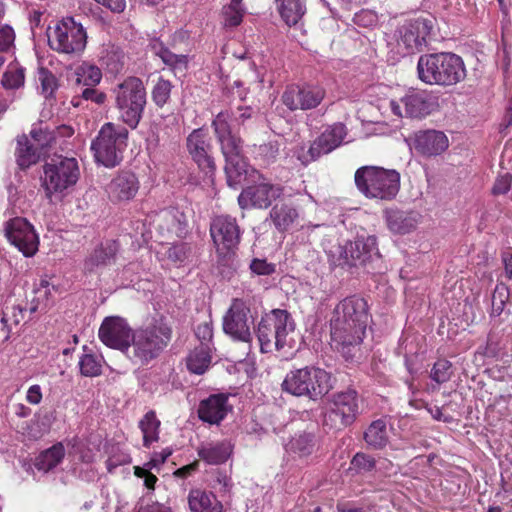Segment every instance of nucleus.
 <instances>
[{
    "mask_svg": "<svg viewBox=\"0 0 512 512\" xmlns=\"http://www.w3.org/2000/svg\"><path fill=\"white\" fill-rule=\"evenodd\" d=\"M228 111L219 112L212 120L211 127L221 153L225 159L224 171L229 187L237 188L249 178L255 182L244 188L238 196L241 209H266L283 192L280 185L266 181L264 177L246 162L243 154V141L232 131Z\"/></svg>",
    "mask_w": 512,
    "mask_h": 512,
    "instance_id": "1",
    "label": "nucleus"
},
{
    "mask_svg": "<svg viewBox=\"0 0 512 512\" xmlns=\"http://www.w3.org/2000/svg\"><path fill=\"white\" fill-rule=\"evenodd\" d=\"M370 320L369 306L363 297L352 295L341 300L330 318V334L335 348L345 354V349L359 345Z\"/></svg>",
    "mask_w": 512,
    "mask_h": 512,
    "instance_id": "2",
    "label": "nucleus"
},
{
    "mask_svg": "<svg viewBox=\"0 0 512 512\" xmlns=\"http://www.w3.org/2000/svg\"><path fill=\"white\" fill-rule=\"evenodd\" d=\"M417 75L427 85L449 87L466 78V67L463 59L455 53H430L419 57Z\"/></svg>",
    "mask_w": 512,
    "mask_h": 512,
    "instance_id": "3",
    "label": "nucleus"
},
{
    "mask_svg": "<svg viewBox=\"0 0 512 512\" xmlns=\"http://www.w3.org/2000/svg\"><path fill=\"white\" fill-rule=\"evenodd\" d=\"M331 373L313 365L290 370L282 384L283 392L295 397L318 401L334 388Z\"/></svg>",
    "mask_w": 512,
    "mask_h": 512,
    "instance_id": "4",
    "label": "nucleus"
},
{
    "mask_svg": "<svg viewBox=\"0 0 512 512\" xmlns=\"http://www.w3.org/2000/svg\"><path fill=\"white\" fill-rule=\"evenodd\" d=\"M172 338L171 327L161 318L134 331L131 348L126 354L135 364L147 365L159 357Z\"/></svg>",
    "mask_w": 512,
    "mask_h": 512,
    "instance_id": "5",
    "label": "nucleus"
},
{
    "mask_svg": "<svg viewBox=\"0 0 512 512\" xmlns=\"http://www.w3.org/2000/svg\"><path fill=\"white\" fill-rule=\"evenodd\" d=\"M361 194L370 199L392 200L400 189V174L378 166H362L354 175Z\"/></svg>",
    "mask_w": 512,
    "mask_h": 512,
    "instance_id": "6",
    "label": "nucleus"
},
{
    "mask_svg": "<svg viewBox=\"0 0 512 512\" xmlns=\"http://www.w3.org/2000/svg\"><path fill=\"white\" fill-rule=\"evenodd\" d=\"M129 131L122 125L105 123L91 143L95 161L107 168L118 166L123 160Z\"/></svg>",
    "mask_w": 512,
    "mask_h": 512,
    "instance_id": "7",
    "label": "nucleus"
},
{
    "mask_svg": "<svg viewBox=\"0 0 512 512\" xmlns=\"http://www.w3.org/2000/svg\"><path fill=\"white\" fill-rule=\"evenodd\" d=\"M294 329V320L287 310L273 309L265 313L255 329L261 352L283 349L287 344L288 334Z\"/></svg>",
    "mask_w": 512,
    "mask_h": 512,
    "instance_id": "8",
    "label": "nucleus"
},
{
    "mask_svg": "<svg viewBox=\"0 0 512 512\" xmlns=\"http://www.w3.org/2000/svg\"><path fill=\"white\" fill-rule=\"evenodd\" d=\"M114 94L120 118L131 129H135L147 103L143 81L139 77L129 76L114 88Z\"/></svg>",
    "mask_w": 512,
    "mask_h": 512,
    "instance_id": "9",
    "label": "nucleus"
},
{
    "mask_svg": "<svg viewBox=\"0 0 512 512\" xmlns=\"http://www.w3.org/2000/svg\"><path fill=\"white\" fill-rule=\"evenodd\" d=\"M47 37L52 50L65 54L80 53L87 43L86 31L73 17L59 21L53 30H48Z\"/></svg>",
    "mask_w": 512,
    "mask_h": 512,
    "instance_id": "10",
    "label": "nucleus"
},
{
    "mask_svg": "<svg viewBox=\"0 0 512 512\" xmlns=\"http://www.w3.org/2000/svg\"><path fill=\"white\" fill-rule=\"evenodd\" d=\"M331 406L324 414L323 425L340 431L354 423L359 414L358 393L347 389L332 395Z\"/></svg>",
    "mask_w": 512,
    "mask_h": 512,
    "instance_id": "11",
    "label": "nucleus"
},
{
    "mask_svg": "<svg viewBox=\"0 0 512 512\" xmlns=\"http://www.w3.org/2000/svg\"><path fill=\"white\" fill-rule=\"evenodd\" d=\"M186 151L189 159L209 180H213L217 171L214 148L204 128L192 130L186 137Z\"/></svg>",
    "mask_w": 512,
    "mask_h": 512,
    "instance_id": "12",
    "label": "nucleus"
},
{
    "mask_svg": "<svg viewBox=\"0 0 512 512\" xmlns=\"http://www.w3.org/2000/svg\"><path fill=\"white\" fill-rule=\"evenodd\" d=\"M43 169V186L48 196L74 186L80 176L78 162L75 158L52 159L44 165Z\"/></svg>",
    "mask_w": 512,
    "mask_h": 512,
    "instance_id": "13",
    "label": "nucleus"
},
{
    "mask_svg": "<svg viewBox=\"0 0 512 512\" xmlns=\"http://www.w3.org/2000/svg\"><path fill=\"white\" fill-rule=\"evenodd\" d=\"M347 134V128L343 123L329 125L310 143L308 150L301 147L297 152V159L302 165L307 166L340 147Z\"/></svg>",
    "mask_w": 512,
    "mask_h": 512,
    "instance_id": "14",
    "label": "nucleus"
},
{
    "mask_svg": "<svg viewBox=\"0 0 512 512\" xmlns=\"http://www.w3.org/2000/svg\"><path fill=\"white\" fill-rule=\"evenodd\" d=\"M337 258L332 260L334 266L357 267L364 266L373 259L380 257L376 237H358L337 247Z\"/></svg>",
    "mask_w": 512,
    "mask_h": 512,
    "instance_id": "15",
    "label": "nucleus"
},
{
    "mask_svg": "<svg viewBox=\"0 0 512 512\" xmlns=\"http://www.w3.org/2000/svg\"><path fill=\"white\" fill-rule=\"evenodd\" d=\"M133 333L126 319L120 316H108L100 325L98 337L107 347L127 354L131 348Z\"/></svg>",
    "mask_w": 512,
    "mask_h": 512,
    "instance_id": "16",
    "label": "nucleus"
},
{
    "mask_svg": "<svg viewBox=\"0 0 512 512\" xmlns=\"http://www.w3.org/2000/svg\"><path fill=\"white\" fill-rule=\"evenodd\" d=\"M249 305L241 298H233L223 317V331L234 340L250 343L252 333L249 326Z\"/></svg>",
    "mask_w": 512,
    "mask_h": 512,
    "instance_id": "17",
    "label": "nucleus"
},
{
    "mask_svg": "<svg viewBox=\"0 0 512 512\" xmlns=\"http://www.w3.org/2000/svg\"><path fill=\"white\" fill-rule=\"evenodd\" d=\"M325 95L326 91L321 86L292 84L286 87L281 100L290 111L310 110L316 108L323 101Z\"/></svg>",
    "mask_w": 512,
    "mask_h": 512,
    "instance_id": "18",
    "label": "nucleus"
},
{
    "mask_svg": "<svg viewBox=\"0 0 512 512\" xmlns=\"http://www.w3.org/2000/svg\"><path fill=\"white\" fill-rule=\"evenodd\" d=\"M210 233L217 252H234L237 249L242 231L236 218L230 215H219L210 224Z\"/></svg>",
    "mask_w": 512,
    "mask_h": 512,
    "instance_id": "19",
    "label": "nucleus"
},
{
    "mask_svg": "<svg viewBox=\"0 0 512 512\" xmlns=\"http://www.w3.org/2000/svg\"><path fill=\"white\" fill-rule=\"evenodd\" d=\"M5 236L25 257L33 256L39 245L38 235L33 226L22 217H15L5 223Z\"/></svg>",
    "mask_w": 512,
    "mask_h": 512,
    "instance_id": "20",
    "label": "nucleus"
},
{
    "mask_svg": "<svg viewBox=\"0 0 512 512\" xmlns=\"http://www.w3.org/2000/svg\"><path fill=\"white\" fill-rule=\"evenodd\" d=\"M432 30V21L417 18L406 21L398 29V46L403 47L404 54L420 52L426 46L427 37Z\"/></svg>",
    "mask_w": 512,
    "mask_h": 512,
    "instance_id": "21",
    "label": "nucleus"
},
{
    "mask_svg": "<svg viewBox=\"0 0 512 512\" xmlns=\"http://www.w3.org/2000/svg\"><path fill=\"white\" fill-rule=\"evenodd\" d=\"M390 107L394 115L414 119H422L435 109L432 97L424 92H410L399 101H391Z\"/></svg>",
    "mask_w": 512,
    "mask_h": 512,
    "instance_id": "22",
    "label": "nucleus"
},
{
    "mask_svg": "<svg viewBox=\"0 0 512 512\" xmlns=\"http://www.w3.org/2000/svg\"><path fill=\"white\" fill-rule=\"evenodd\" d=\"M228 399V394L217 393L201 400L197 409L199 419L210 425H219L232 410Z\"/></svg>",
    "mask_w": 512,
    "mask_h": 512,
    "instance_id": "23",
    "label": "nucleus"
},
{
    "mask_svg": "<svg viewBox=\"0 0 512 512\" xmlns=\"http://www.w3.org/2000/svg\"><path fill=\"white\" fill-rule=\"evenodd\" d=\"M139 187L136 174L122 170L107 185L106 192L112 202H127L136 196Z\"/></svg>",
    "mask_w": 512,
    "mask_h": 512,
    "instance_id": "24",
    "label": "nucleus"
},
{
    "mask_svg": "<svg viewBox=\"0 0 512 512\" xmlns=\"http://www.w3.org/2000/svg\"><path fill=\"white\" fill-rule=\"evenodd\" d=\"M413 148L426 157L437 156L443 153L449 145L447 136L438 130H420L411 137Z\"/></svg>",
    "mask_w": 512,
    "mask_h": 512,
    "instance_id": "25",
    "label": "nucleus"
},
{
    "mask_svg": "<svg viewBox=\"0 0 512 512\" xmlns=\"http://www.w3.org/2000/svg\"><path fill=\"white\" fill-rule=\"evenodd\" d=\"M321 447V437L317 429L304 430L295 433L288 442L287 451L299 459H309Z\"/></svg>",
    "mask_w": 512,
    "mask_h": 512,
    "instance_id": "26",
    "label": "nucleus"
},
{
    "mask_svg": "<svg viewBox=\"0 0 512 512\" xmlns=\"http://www.w3.org/2000/svg\"><path fill=\"white\" fill-rule=\"evenodd\" d=\"M157 230L166 238H183L187 232L185 215L177 210H165L157 219Z\"/></svg>",
    "mask_w": 512,
    "mask_h": 512,
    "instance_id": "27",
    "label": "nucleus"
},
{
    "mask_svg": "<svg viewBox=\"0 0 512 512\" xmlns=\"http://www.w3.org/2000/svg\"><path fill=\"white\" fill-rule=\"evenodd\" d=\"M118 251L119 244L117 241L109 240L102 243L86 258L84 269L88 272H92L97 267L113 264Z\"/></svg>",
    "mask_w": 512,
    "mask_h": 512,
    "instance_id": "28",
    "label": "nucleus"
},
{
    "mask_svg": "<svg viewBox=\"0 0 512 512\" xmlns=\"http://www.w3.org/2000/svg\"><path fill=\"white\" fill-rule=\"evenodd\" d=\"M389 229L396 234H407L413 231L417 224L419 214L414 211L390 209L385 211Z\"/></svg>",
    "mask_w": 512,
    "mask_h": 512,
    "instance_id": "29",
    "label": "nucleus"
},
{
    "mask_svg": "<svg viewBox=\"0 0 512 512\" xmlns=\"http://www.w3.org/2000/svg\"><path fill=\"white\" fill-rule=\"evenodd\" d=\"M191 512H223L222 503L211 492L193 489L188 495Z\"/></svg>",
    "mask_w": 512,
    "mask_h": 512,
    "instance_id": "30",
    "label": "nucleus"
},
{
    "mask_svg": "<svg viewBox=\"0 0 512 512\" xmlns=\"http://www.w3.org/2000/svg\"><path fill=\"white\" fill-rule=\"evenodd\" d=\"M298 217L297 209L290 203L275 204L269 213V218L279 232L289 230Z\"/></svg>",
    "mask_w": 512,
    "mask_h": 512,
    "instance_id": "31",
    "label": "nucleus"
},
{
    "mask_svg": "<svg viewBox=\"0 0 512 512\" xmlns=\"http://www.w3.org/2000/svg\"><path fill=\"white\" fill-rule=\"evenodd\" d=\"M232 445L227 441L210 443L198 449V456L208 464L219 465L227 461Z\"/></svg>",
    "mask_w": 512,
    "mask_h": 512,
    "instance_id": "32",
    "label": "nucleus"
},
{
    "mask_svg": "<svg viewBox=\"0 0 512 512\" xmlns=\"http://www.w3.org/2000/svg\"><path fill=\"white\" fill-rule=\"evenodd\" d=\"M65 457V447L61 442L52 445L50 448L42 451L34 461V466L38 471L48 473L56 468Z\"/></svg>",
    "mask_w": 512,
    "mask_h": 512,
    "instance_id": "33",
    "label": "nucleus"
},
{
    "mask_svg": "<svg viewBox=\"0 0 512 512\" xmlns=\"http://www.w3.org/2000/svg\"><path fill=\"white\" fill-rule=\"evenodd\" d=\"M364 441L368 447L380 450L389 442L387 423L384 419L373 421L364 432Z\"/></svg>",
    "mask_w": 512,
    "mask_h": 512,
    "instance_id": "34",
    "label": "nucleus"
},
{
    "mask_svg": "<svg viewBox=\"0 0 512 512\" xmlns=\"http://www.w3.org/2000/svg\"><path fill=\"white\" fill-rule=\"evenodd\" d=\"M211 349L207 345H199L192 350L186 360L187 369L194 374L202 375L211 364Z\"/></svg>",
    "mask_w": 512,
    "mask_h": 512,
    "instance_id": "35",
    "label": "nucleus"
},
{
    "mask_svg": "<svg viewBox=\"0 0 512 512\" xmlns=\"http://www.w3.org/2000/svg\"><path fill=\"white\" fill-rule=\"evenodd\" d=\"M161 422L154 410L148 411L139 421V428L143 434V446L149 448L152 443L159 440Z\"/></svg>",
    "mask_w": 512,
    "mask_h": 512,
    "instance_id": "36",
    "label": "nucleus"
},
{
    "mask_svg": "<svg viewBox=\"0 0 512 512\" xmlns=\"http://www.w3.org/2000/svg\"><path fill=\"white\" fill-rule=\"evenodd\" d=\"M278 10L285 23L296 25L305 13V6L301 0H276Z\"/></svg>",
    "mask_w": 512,
    "mask_h": 512,
    "instance_id": "37",
    "label": "nucleus"
},
{
    "mask_svg": "<svg viewBox=\"0 0 512 512\" xmlns=\"http://www.w3.org/2000/svg\"><path fill=\"white\" fill-rule=\"evenodd\" d=\"M17 163L21 168H28L38 160L37 149L30 144L26 135L19 136L17 139Z\"/></svg>",
    "mask_w": 512,
    "mask_h": 512,
    "instance_id": "38",
    "label": "nucleus"
},
{
    "mask_svg": "<svg viewBox=\"0 0 512 512\" xmlns=\"http://www.w3.org/2000/svg\"><path fill=\"white\" fill-rule=\"evenodd\" d=\"M84 351H88V347H83ZM102 356H97L91 352H85L79 359V368L82 376L97 377L102 374Z\"/></svg>",
    "mask_w": 512,
    "mask_h": 512,
    "instance_id": "39",
    "label": "nucleus"
},
{
    "mask_svg": "<svg viewBox=\"0 0 512 512\" xmlns=\"http://www.w3.org/2000/svg\"><path fill=\"white\" fill-rule=\"evenodd\" d=\"M378 462L367 453L357 452L350 461L349 470L356 475H364L377 469Z\"/></svg>",
    "mask_w": 512,
    "mask_h": 512,
    "instance_id": "40",
    "label": "nucleus"
},
{
    "mask_svg": "<svg viewBox=\"0 0 512 512\" xmlns=\"http://www.w3.org/2000/svg\"><path fill=\"white\" fill-rule=\"evenodd\" d=\"M95 86H77L76 93L72 98L71 103L73 106L77 107L80 105V100H91L96 104H103L106 101V94L94 88Z\"/></svg>",
    "mask_w": 512,
    "mask_h": 512,
    "instance_id": "41",
    "label": "nucleus"
},
{
    "mask_svg": "<svg viewBox=\"0 0 512 512\" xmlns=\"http://www.w3.org/2000/svg\"><path fill=\"white\" fill-rule=\"evenodd\" d=\"M454 374L453 365L447 359H438L431 371L430 378L438 385L448 382Z\"/></svg>",
    "mask_w": 512,
    "mask_h": 512,
    "instance_id": "42",
    "label": "nucleus"
},
{
    "mask_svg": "<svg viewBox=\"0 0 512 512\" xmlns=\"http://www.w3.org/2000/svg\"><path fill=\"white\" fill-rule=\"evenodd\" d=\"M24 68L9 65L3 73L1 84L5 89H18L24 85Z\"/></svg>",
    "mask_w": 512,
    "mask_h": 512,
    "instance_id": "43",
    "label": "nucleus"
},
{
    "mask_svg": "<svg viewBox=\"0 0 512 512\" xmlns=\"http://www.w3.org/2000/svg\"><path fill=\"white\" fill-rule=\"evenodd\" d=\"M172 87L173 85L169 80L162 77L158 79L151 92L152 101L157 107L162 108L167 104L170 99Z\"/></svg>",
    "mask_w": 512,
    "mask_h": 512,
    "instance_id": "44",
    "label": "nucleus"
},
{
    "mask_svg": "<svg viewBox=\"0 0 512 512\" xmlns=\"http://www.w3.org/2000/svg\"><path fill=\"white\" fill-rule=\"evenodd\" d=\"M509 297L510 292L506 285H496L491 298V316L496 317L501 315V313L504 311L506 302L508 301Z\"/></svg>",
    "mask_w": 512,
    "mask_h": 512,
    "instance_id": "45",
    "label": "nucleus"
},
{
    "mask_svg": "<svg viewBox=\"0 0 512 512\" xmlns=\"http://www.w3.org/2000/svg\"><path fill=\"white\" fill-rule=\"evenodd\" d=\"M38 79L41 84L42 94L46 99L54 96L58 88L57 77L47 68L41 67L38 70Z\"/></svg>",
    "mask_w": 512,
    "mask_h": 512,
    "instance_id": "46",
    "label": "nucleus"
},
{
    "mask_svg": "<svg viewBox=\"0 0 512 512\" xmlns=\"http://www.w3.org/2000/svg\"><path fill=\"white\" fill-rule=\"evenodd\" d=\"M103 60L111 73H119L125 64V54L119 47L111 46Z\"/></svg>",
    "mask_w": 512,
    "mask_h": 512,
    "instance_id": "47",
    "label": "nucleus"
},
{
    "mask_svg": "<svg viewBox=\"0 0 512 512\" xmlns=\"http://www.w3.org/2000/svg\"><path fill=\"white\" fill-rule=\"evenodd\" d=\"M223 24L225 27H236L242 22L243 11L239 5L229 3L222 8Z\"/></svg>",
    "mask_w": 512,
    "mask_h": 512,
    "instance_id": "48",
    "label": "nucleus"
},
{
    "mask_svg": "<svg viewBox=\"0 0 512 512\" xmlns=\"http://www.w3.org/2000/svg\"><path fill=\"white\" fill-rule=\"evenodd\" d=\"M102 79L101 70L96 66L82 68V73L77 74L76 85L96 86Z\"/></svg>",
    "mask_w": 512,
    "mask_h": 512,
    "instance_id": "49",
    "label": "nucleus"
},
{
    "mask_svg": "<svg viewBox=\"0 0 512 512\" xmlns=\"http://www.w3.org/2000/svg\"><path fill=\"white\" fill-rule=\"evenodd\" d=\"M280 151V144L278 141H269L261 144L258 147L257 155L263 160L264 163L270 164L276 161Z\"/></svg>",
    "mask_w": 512,
    "mask_h": 512,
    "instance_id": "50",
    "label": "nucleus"
},
{
    "mask_svg": "<svg viewBox=\"0 0 512 512\" xmlns=\"http://www.w3.org/2000/svg\"><path fill=\"white\" fill-rule=\"evenodd\" d=\"M249 268L254 275L268 276L275 272V264L268 263L266 259L254 258Z\"/></svg>",
    "mask_w": 512,
    "mask_h": 512,
    "instance_id": "51",
    "label": "nucleus"
},
{
    "mask_svg": "<svg viewBox=\"0 0 512 512\" xmlns=\"http://www.w3.org/2000/svg\"><path fill=\"white\" fill-rule=\"evenodd\" d=\"M234 256V252H224V257L218 262L219 272L224 278L230 279L236 271Z\"/></svg>",
    "mask_w": 512,
    "mask_h": 512,
    "instance_id": "52",
    "label": "nucleus"
},
{
    "mask_svg": "<svg viewBox=\"0 0 512 512\" xmlns=\"http://www.w3.org/2000/svg\"><path fill=\"white\" fill-rule=\"evenodd\" d=\"M512 186V175L510 173H505L496 178L493 187L491 189V193L494 196L505 195L507 194Z\"/></svg>",
    "mask_w": 512,
    "mask_h": 512,
    "instance_id": "53",
    "label": "nucleus"
},
{
    "mask_svg": "<svg viewBox=\"0 0 512 512\" xmlns=\"http://www.w3.org/2000/svg\"><path fill=\"white\" fill-rule=\"evenodd\" d=\"M189 253V247L186 243L179 242L172 245L167 250V258L173 262H184Z\"/></svg>",
    "mask_w": 512,
    "mask_h": 512,
    "instance_id": "54",
    "label": "nucleus"
},
{
    "mask_svg": "<svg viewBox=\"0 0 512 512\" xmlns=\"http://www.w3.org/2000/svg\"><path fill=\"white\" fill-rule=\"evenodd\" d=\"M30 135L41 149L49 146L53 139L52 133L48 130H43L41 127H33L30 131Z\"/></svg>",
    "mask_w": 512,
    "mask_h": 512,
    "instance_id": "55",
    "label": "nucleus"
},
{
    "mask_svg": "<svg viewBox=\"0 0 512 512\" xmlns=\"http://www.w3.org/2000/svg\"><path fill=\"white\" fill-rule=\"evenodd\" d=\"M15 40V33L11 26L4 25L0 29V52H7Z\"/></svg>",
    "mask_w": 512,
    "mask_h": 512,
    "instance_id": "56",
    "label": "nucleus"
},
{
    "mask_svg": "<svg viewBox=\"0 0 512 512\" xmlns=\"http://www.w3.org/2000/svg\"><path fill=\"white\" fill-rule=\"evenodd\" d=\"M195 336L200 341V345L209 346L213 338L212 325L208 322L199 324L195 329Z\"/></svg>",
    "mask_w": 512,
    "mask_h": 512,
    "instance_id": "57",
    "label": "nucleus"
},
{
    "mask_svg": "<svg viewBox=\"0 0 512 512\" xmlns=\"http://www.w3.org/2000/svg\"><path fill=\"white\" fill-rule=\"evenodd\" d=\"M161 60L164 64L170 67H177L179 65H186L187 56L183 54H175L171 52L168 48L164 50L163 55H161Z\"/></svg>",
    "mask_w": 512,
    "mask_h": 512,
    "instance_id": "58",
    "label": "nucleus"
},
{
    "mask_svg": "<svg viewBox=\"0 0 512 512\" xmlns=\"http://www.w3.org/2000/svg\"><path fill=\"white\" fill-rule=\"evenodd\" d=\"M172 449L167 447L160 452H154L151 459L146 463L148 468H156L163 464L172 454Z\"/></svg>",
    "mask_w": 512,
    "mask_h": 512,
    "instance_id": "59",
    "label": "nucleus"
},
{
    "mask_svg": "<svg viewBox=\"0 0 512 512\" xmlns=\"http://www.w3.org/2000/svg\"><path fill=\"white\" fill-rule=\"evenodd\" d=\"M131 458L128 454L111 455L106 461V468L112 473L118 466L130 463Z\"/></svg>",
    "mask_w": 512,
    "mask_h": 512,
    "instance_id": "60",
    "label": "nucleus"
},
{
    "mask_svg": "<svg viewBox=\"0 0 512 512\" xmlns=\"http://www.w3.org/2000/svg\"><path fill=\"white\" fill-rule=\"evenodd\" d=\"M215 482L219 486V491L224 493H229L233 486L231 478L221 470L216 471Z\"/></svg>",
    "mask_w": 512,
    "mask_h": 512,
    "instance_id": "61",
    "label": "nucleus"
},
{
    "mask_svg": "<svg viewBox=\"0 0 512 512\" xmlns=\"http://www.w3.org/2000/svg\"><path fill=\"white\" fill-rule=\"evenodd\" d=\"M239 115L236 117V121L239 125H245L248 121H252L258 117V112L250 106L239 107Z\"/></svg>",
    "mask_w": 512,
    "mask_h": 512,
    "instance_id": "62",
    "label": "nucleus"
},
{
    "mask_svg": "<svg viewBox=\"0 0 512 512\" xmlns=\"http://www.w3.org/2000/svg\"><path fill=\"white\" fill-rule=\"evenodd\" d=\"M4 312H8V322L11 321L15 325H18L24 318L23 314L25 309L19 305H13L11 307L6 306V310Z\"/></svg>",
    "mask_w": 512,
    "mask_h": 512,
    "instance_id": "63",
    "label": "nucleus"
},
{
    "mask_svg": "<svg viewBox=\"0 0 512 512\" xmlns=\"http://www.w3.org/2000/svg\"><path fill=\"white\" fill-rule=\"evenodd\" d=\"M26 399L31 404H39L42 399L41 388L39 385H32L26 395Z\"/></svg>",
    "mask_w": 512,
    "mask_h": 512,
    "instance_id": "64",
    "label": "nucleus"
}]
</instances>
